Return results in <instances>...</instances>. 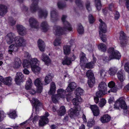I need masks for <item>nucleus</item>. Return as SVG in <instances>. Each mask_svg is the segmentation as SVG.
Returning a JSON list of instances; mask_svg holds the SVG:
<instances>
[{"mask_svg":"<svg viewBox=\"0 0 129 129\" xmlns=\"http://www.w3.org/2000/svg\"><path fill=\"white\" fill-rule=\"evenodd\" d=\"M90 108L94 116H97L99 115V110L98 107L96 105H91L90 106Z\"/></svg>","mask_w":129,"mask_h":129,"instance_id":"nucleus-16","label":"nucleus"},{"mask_svg":"<svg viewBox=\"0 0 129 129\" xmlns=\"http://www.w3.org/2000/svg\"><path fill=\"white\" fill-rule=\"evenodd\" d=\"M119 80L121 82H123L125 79V76L123 73L120 71H119L117 74Z\"/></svg>","mask_w":129,"mask_h":129,"instance_id":"nucleus-32","label":"nucleus"},{"mask_svg":"<svg viewBox=\"0 0 129 129\" xmlns=\"http://www.w3.org/2000/svg\"><path fill=\"white\" fill-rule=\"evenodd\" d=\"M41 59L45 62V64L48 66L50 63L51 60L49 57L43 53L41 57Z\"/></svg>","mask_w":129,"mask_h":129,"instance_id":"nucleus-21","label":"nucleus"},{"mask_svg":"<svg viewBox=\"0 0 129 129\" xmlns=\"http://www.w3.org/2000/svg\"><path fill=\"white\" fill-rule=\"evenodd\" d=\"M53 77L52 74L49 73L45 77L44 81L45 84L44 85H46L49 84L52 80V78Z\"/></svg>","mask_w":129,"mask_h":129,"instance_id":"nucleus-24","label":"nucleus"},{"mask_svg":"<svg viewBox=\"0 0 129 129\" xmlns=\"http://www.w3.org/2000/svg\"><path fill=\"white\" fill-rule=\"evenodd\" d=\"M33 109L35 108L36 110V113L38 111V109L40 106L42 105L41 103L37 99L33 98L31 101Z\"/></svg>","mask_w":129,"mask_h":129,"instance_id":"nucleus-14","label":"nucleus"},{"mask_svg":"<svg viewBox=\"0 0 129 129\" xmlns=\"http://www.w3.org/2000/svg\"><path fill=\"white\" fill-rule=\"evenodd\" d=\"M51 16L52 20H56L58 19V14L56 9H53L51 11Z\"/></svg>","mask_w":129,"mask_h":129,"instance_id":"nucleus-26","label":"nucleus"},{"mask_svg":"<svg viewBox=\"0 0 129 129\" xmlns=\"http://www.w3.org/2000/svg\"><path fill=\"white\" fill-rule=\"evenodd\" d=\"M75 2L76 5L78 6H82L83 2L81 0H75Z\"/></svg>","mask_w":129,"mask_h":129,"instance_id":"nucleus-51","label":"nucleus"},{"mask_svg":"<svg viewBox=\"0 0 129 129\" xmlns=\"http://www.w3.org/2000/svg\"><path fill=\"white\" fill-rule=\"evenodd\" d=\"M80 106L75 107L74 109L71 108L68 112V114L71 118L75 116H78L79 114V111L80 110Z\"/></svg>","mask_w":129,"mask_h":129,"instance_id":"nucleus-8","label":"nucleus"},{"mask_svg":"<svg viewBox=\"0 0 129 129\" xmlns=\"http://www.w3.org/2000/svg\"><path fill=\"white\" fill-rule=\"evenodd\" d=\"M85 54L83 53L82 52L80 55V62H84V60H85L86 57Z\"/></svg>","mask_w":129,"mask_h":129,"instance_id":"nucleus-49","label":"nucleus"},{"mask_svg":"<svg viewBox=\"0 0 129 129\" xmlns=\"http://www.w3.org/2000/svg\"><path fill=\"white\" fill-rule=\"evenodd\" d=\"M21 64L22 62L20 59L17 57H15L14 65V68L16 69L19 68L21 66Z\"/></svg>","mask_w":129,"mask_h":129,"instance_id":"nucleus-22","label":"nucleus"},{"mask_svg":"<svg viewBox=\"0 0 129 129\" xmlns=\"http://www.w3.org/2000/svg\"><path fill=\"white\" fill-rule=\"evenodd\" d=\"M86 75L88 79V85L90 87H92L95 81L94 75L91 70H88L86 73Z\"/></svg>","mask_w":129,"mask_h":129,"instance_id":"nucleus-5","label":"nucleus"},{"mask_svg":"<svg viewBox=\"0 0 129 129\" xmlns=\"http://www.w3.org/2000/svg\"><path fill=\"white\" fill-rule=\"evenodd\" d=\"M57 94L60 97L64 98L65 96L66 91L62 89H59L57 91Z\"/></svg>","mask_w":129,"mask_h":129,"instance_id":"nucleus-29","label":"nucleus"},{"mask_svg":"<svg viewBox=\"0 0 129 129\" xmlns=\"http://www.w3.org/2000/svg\"><path fill=\"white\" fill-rule=\"evenodd\" d=\"M8 12L7 7L4 5H0V16H3Z\"/></svg>","mask_w":129,"mask_h":129,"instance_id":"nucleus-17","label":"nucleus"},{"mask_svg":"<svg viewBox=\"0 0 129 129\" xmlns=\"http://www.w3.org/2000/svg\"><path fill=\"white\" fill-rule=\"evenodd\" d=\"M61 39L60 37L57 38L55 39L54 42V45L55 46L59 45L61 43Z\"/></svg>","mask_w":129,"mask_h":129,"instance_id":"nucleus-45","label":"nucleus"},{"mask_svg":"<svg viewBox=\"0 0 129 129\" xmlns=\"http://www.w3.org/2000/svg\"><path fill=\"white\" fill-rule=\"evenodd\" d=\"M76 83L74 82H72L69 85L66 89L67 92H71L74 90L76 87Z\"/></svg>","mask_w":129,"mask_h":129,"instance_id":"nucleus-20","label":"nucleus"},{"mask_svg":"<svg viewBox=\"0 0 129 129\" xmlns=\"http://www.w3.org/2000/svg\"><path fill=\"white\" fill-rule=\"evenodd\" d=\"M108 86L110 88H112L115 86V83L113 81H111L108 84Z\"/></svg>","mask_w":129,"mask_h":129,"instance_id":"nucleus-59","label":"nucleus"},{"mask_svg":"<svg viewBox=\"0 0 129 129\" xmlns=\"http://www.w3.org/2000/svg\"><path fill=\"white\" fill-rule=\"evenodd\" d=\"M63 50L64 53L66 55L70 54V47L69 46L66 45L63 47Z\"/></svg>","mask_w":129,"mask_h":129,"instance_id":"nucleus-39","label":"nucleus"},{"mask_svg":"<svg viewBox=\"0 0 129 129\" xmlns=\"http://www.w3.org/2000/svg\"><path fill=\"white\" fill-rule=\"evenodd\" d=\"M117 88L115 86L111 88V91L112 92H115L117 90Z\"/></svg>","mask_w":129,"mask_h":129,"instance_id":"nucleus-63","label":"nucleus"},{"mask_svg":"<svg viewBox=\"0 0 129 129\" xmlns=\"http://www.w3.org/2000/svg\"><path fill=\"white\" fill-rule=\"evenodd\" d=\"M85 6L89 12L91 11V8L90 5V2L87 1L85 3Z\"/></svg>","mask_w":129,"mask_h":129,"instance_id":"nucleus-44","label":"nucleus"},{"mask_svg":"<svg viewBox=\"0 0 129 129\" xmlns=\"http://www.w3.org/2000/svg\"><path fill=\"white\" fill-rule=\"evenodd\" d=\"M124 110V112L126 113L127 111V107L123 98H120L117 100L114 105V108L116 109H119V107Z\"/></svg>","mask_w":129,"mask_h":129,"instance_id":"nucleus-4","label":"nucleus"},{"mask_svg":"<svg viewBox=\"0 0 129 129\" xmlns=\"http://www.w3.org/2000/svg\"><path fill=\"white\" fill-rule=\"evenodd\" d=\"M52 101L54 102H56L57 101L56 95H52L51 97Z\"/></svg>","mask_w":129,"mask_h":129,"instance_id":"nucleus-60","label":"nucleus"},{"mask_svg":"<svg viewBox=\"0 0 129 129\" xmlns=\"http://www.w3.org/2000/svg\"><path fill=\"white\" fill-rule=\"evenodd\" d=\"M25 80L24 76L21 73L18 72L17 73L15 78V80L17 84H19Z\"/></svg>","mask_w":129,"mask_h":129,"instance_id":"nucleus-12","label":"nucleus"},{"mask_svg":"<svg viewBox=\"0 0 129 129\" xmlns=\"http://www.w3.org/2000/svg\"><path fill=\"white\" fill-rule=\"evenodd\" d=\"M95 6L97 10L99 11L101 8L100 0H95Z\"/></svg>","mask_w":129,"mask_h":129,"instance_id":"nucleus-38","label":"nucleus"},{"mask_svg":"<svg viewBox=\"0 0 129 129\" xmlns=\"http://www.w3.org/2000/svg\"><path fill=\"white\" fill-rule=\"evenodd\" d=\"M89 20L90 23H93L94 21L93 17L92 15H89Z\"/></svg>","mask_w":129,"mask_h":129,"instance_id":"nucleus-52","label":"nucleus"},{"mask_svg":"<svg viewBox=\"0 0 129 129\" xmlns=\"http://www.w3.org/2000/svg\"><path fill=\"white\" fill-rule=\"evenodd\" d=\"M56 86L55 83L52 82L50 84V90L48 92L49 95H51L54 94L55 92Z\"/></svg>","mask_w":129,"mask_h":129,"instance_id":"nucleus-28","label":"nucleus"},{"mask_svg":"<svg viewBox=\"0 0 129 129\" xmlns=\"http://www.w3.org/2000/svg\"><path fill=\"white\" fill-rule=\"evenodd\" d=\"M106 103V100L103 98H102L99 103V106L101 107H103L105 105Z\"/></svg>","mask_w":129,"mask_h":129,"instance_id":"nucleus-46","label":"nucleus"},{"mask_svg":"<svg viewBox=\"0 0 129 129\" xmlns=\"http://www.w3.org/2000/svg\"><path fill=\"white\" fill-rule=\"evenodd\" d=\"M10 24L11 26L15 25L16 23V21L12 18H10L9 19Z\"/></svg>","mask_w":129,"mask_h":129,"instance_id":"nucleus-54","label":"nucleus"},{"mask_svg":"<svg viewBox=\"0 0 129 129\" xmlns=\"http://www.w3.org/2000/svg\"><path fill=\"white\" fill-rule=\"evenodd\" d=\"M76 98H74L72 100V103L74 105H75V107H76L78 106H79V104L80 102L81 101H79L78 98L76 97Z\"/></svg>","mask_w":129,"mask_h":129,"instance_id":"nucleus-43","label":"nucleus"},{"mask_svg":"<svg viewBox=\"0 0 129 129\" xmlns=\"http://www.w3.org/2000/svg\"><path fill=\"white\" fill-rule=\"evenodd\" d=\"M83 90L80 87L77 88L75 91L76 97L78 98L79 101H81V98L80 96L83 94Z\"/></svg>","mask_w":129,"mask_h":129,"instance_id":"nucleus-18","label":"nucleus"},{"mask_svg":"<svg viewBox=\"0 0 129 129\" xmlns=\"http://www.w3.org/2000/svg\"><path fill=\"white\" fill-rule=\"evenodd\" d=\"M106 73L105 70L103 69L101 70L100 72V74L101 77L103 78L104 80H105V79L104 78V77L106 76Z\"/></svg>","mask_w":129,"mask_h":129,"instance_id":"nucleus-47","label":"nucleus"},{"mask_svg":"<svg viewBox=\"0 0 129 129\" xmlns=\"http://www.w3.org/2000/svg\"><path fill=\"white\" fill-rule=\"evenodd\" d=\"M99 21L100 22H101V23L100 24V26L99 27L100 29V27L101 26H102L103 27H104L103 25H104V24L105 25L106 27V28H107L106 25L105 23L104 22H103L102 20L101 19H100L99 20Z\"/></svg>","mask_w":129,"mask_h":129,"instance_id":"nucleus-62","label":"nucleus"},{"mask_svg":"<svg viewBox=\"0 0 129 129\" xmlns=\"http://www.w3.org/2000/svg\"><path fill=\"white\" fill-rule=\"evenodd\" d=\"M38 45L40 51L43 52L44 51L45 45L44 42L41 40L39 39L38 42Z\"/></svg>","mask_w":129,"mask_h":129,"instance_id":"nucleus-23","label":"nucleus"},{"mask_svg":"<svg viewBox=\"0 0 129 129\" xmlns=\"http://www.w3.org/2000/svg\"><path fill=\"white\" fill-rule=\"evenodd\" d=\"M111 57L110 54V55H109V57H108L107 56H104L103 58V60L104 61H109L111 60H109L110 58H111Z\"/></svg>","mask_w":129,"mask_h":129,"instance_id":"nucleus-53","label":"nucleus"},{"mask_svg":"<svg viewBox=\"0 0 129 129\" xmlns=\"http://www.w3.org/2000/svg\"><path fill=\"white\" fill-rule=\"evenodd\" d=\"M95 124L94 121L92 120L91 121H88L87 123V126L89 127H91L94 125Z\"/></svg>","mask_w":129,"mask_h":129,"instance_id":"nucleus-56","label":"nucleus"},{"mask_svg":"<svg viewBox=\"0 0 129 129\" xmlns=\"http://www.w3.org/2000/svg\"><path fill=\"white\" fill-rule=\"evenodd\" d=\"M108 52L110 54L111 57L109 60L113 58L119 59L121 56L120 53L117 51L114 50L113 48H110L108 50Z\"/></svg>","mask_w":129,"mask_h":129,"instance_id":"nucleus-7","label":"nucleus"},{"mask_svg":"<svg viewBox=\"0 0 129 129\" xmlns=\"http://www.w3.org/2000/svg\"><path fill=\"white\" fill-rule=\"evenodd\" d=\"M67 17L66 15H63L61 17L62 22L63 24V27L57 25H55L54 26L55 31L54 32L55 35L59 36L60 35L65 34L68 31L72 30V29L70 24L66 20Z\"/></svg>","mask_w":129,"mask_h":129,"instance_id":"nucleus-2","label":"nucleus"},{"mask_svg":"<svg viewBox=\"0 0 129 129\" xmlns=\"http://www.w3.org/2000/svg\"><path fill=\"white\" fill-rule=\"evenodd\" d=\"M12 79L10 77L3 78V82L5 84L9 85L11 84Z\"/></svg>","mask_w":129,"mask_h":129,"instance_id":"nucleus-33","label":"nucleus"},{"mask_svg":"<svg viewBox=\"0 0 129 129\" xmlns=\"http://www.w3.org/2000/svg\"><path fill=\"white\" fill-rule=\"evenodd\" d=\"M34 84L37 87V92L39 93H41L43 87L41 79L40 78H37L34 81Z\"/></svg>","mask_w":129,"mask_h":129,"instance_id":"nucleus-13","label":"nucleus"},{"mask_svg":"<svg viewBox=\"0 0 129 129\" xmlns=\"http://www.w3.org/2000/svg\"><path fill=\"white\" fill-rule=\"evenodd\" d=\"M39 0H32V3L31 4L30 10L32 13L36 12L38 10V15L39 17L42 18L43 17L46 18L47 16L48 13L46 9L39 8L38 3Z\"/></svg>","mask_w":129,"mask_h":129,"instance_id":"nucleus-3","label":"nucleus"},{"mask_svg":"<svg viewBox=\"0 0 129 129\" xmlns=\"http://www.w3.org/2000/svg\"><path fill=\"white\" fill-rule=\"evenodd\" d=\"M67 98L66 99L67 101H69L71 99V98H72V96L71 95V94L70 93H68L67 94Z\"/></svg>","mask_w":129,"mask_h":129,"instance_id":"nucleus-61","label":"nucleus"},{"mask_svg":"<svg viewBox=\"0 0 129 129\" xmlns=\"http://www.w3.org/2000/svg\"><path fill=\"white\" fill-rule=\"evenodd\" d=\"M66 112L65 107L64 106H61L60 108V110L58 112V114L60 116H62L65 114Z\"/></svg>","mask_w":129,"mask_h":129,"instance_id":"nucleus-37","label":"nucleus"},{"mask_svg":"<svg viewBox=\"0 0 129 129\" xmlns=\"http://www.w3.org/2000/svg\"><path fill=\"white\" fill-rule=\"evenodd\" d=\"M33 83L31 80L30 79H28L26 82L25 85V88L26 90L29 89L31 88Z\"/></svg>","mask_w":129,"mask_h":129,"instance_id":"nucleus-34","label":"nucleus"},{"mask_svg":"<svg viewBox=\"0 0 129 129\" xmlns=\"http://www.w3.org/2000/svg\"><path fill=\"white\" fill-rule=\"evenodd\" d=\"M9 115L10 117L12 118H15L17 116L16 112L15 111H13L11 112Z\"/></svg>","mask_w":129,"mask_h":129,"instance_id":"nucleus-50","label":"nucleus"},{"mask_svg":"<svg viewBox=\"0 0 129 129\" xmlns=\"http://www.w3.org/2000/svg\"><path fill=\"white\" fill-rule=\"evenodd\" d=\"M58 8L60 9H62L66 6V4L65 2L63 1H59L57 4Z\"/></svg>","mask_w":129,"mask_h":129,"instance_id":"nucleus-35","label":"nucleus"},{"mask_svg":"<svg viewBox=\"0 0 129 129\" xmlns=\"http://www.w3.org/2000/svg\"><path fill=\"white\" fill-rule=\"evenodd\" d=\"M24 57L26 58H28L30 57V55L27 52H24Z\"/></svg>","mask_w":129,"mask_h":129,"instance_id":"nucleus-64","label":"nucleus"},{"mask_svg":"<svg viewBox=\"0 0 129 129\" xmlns=\"http://www.w3.org/2000/svg\"><path fill=\"white\" fill-rule=\"evenodd\" d=\"M5 116L4 112L3 111H0V122L2 121L3 118Z\"/></svg>","mask_w":129,"mask_h":129,"instance_id":"nucleus-55","label":"nucleus"},{"mask_svg":"<svg viewBox=\"0 0 129 129\" xmlns=\"http://www.w3.org/2000/svg\"><path fill=\"white\" fill-rule=\"evenodd\" d=\"M98 48L100 50L103 52H105L106 50V46L103 43H101L99 45Z\"/></svg>","mask_w":129,"mask_h":129,"instance_id":"nucleus-40","label":"nucleus"},{"mask_svg":"<svg viewBox=\"0 0 129 129\" xmlns=\"http://www.w3.org/2000/svg\"><path fill=\"white\" fill-rule=\"evenodd\" d=\"M17 31L19 35L21 36H24L26 34V28L23 26L17 25Z\"/></svg>","mask_w":129,"mask_h":129,"instance_id":"nucleus-15","label":"nucleus"},{"mask_svg":"<svg viewBox=\"0 0 129 129\" xmlns=\"http://www.w3.org/2000/svg\"><path fill=\"white\" fill-rule=\"evenodd\" d=\"M41 29L44 32H46L48 29V25L47 22H43L41 24Z\"/></svg>","mask_w":129,"mask_h":129,"instance_id":"nucleus-27","label":"nucleus"},{"mask_svg":"<svg viewBox=\"0 0 129 129\" xmlns=\"http://www.w3.org/2000/svg\"><path fill=\"white\" fill-rule=\"evenodd\" d=\"M77 30L79 34H82L84 32L83 27L80 23H79L78 24Z\"/></svg>","mask_w":129,"mask_h":129,"instance_id":"nucleus-36","label":"nucleus"},{"mask_svg":"<svg viewBox=\"0 0 129 129\" xmlns=\"http://www.w3.org/2000/svg\"><path fill=\"white\" fill-rule=\"evenodd\" d=\"M6 39L7 43L10 44L12 43L14 40L15 43L12 44L9 47V53L12 54L13 52L18 51L19 47L24 46L25 45L26 41L23 37L18 36L15 37L14 40V34L10 33L8 34L6 36Z\"/></svg>","mask_w":129,"mask_h":129,"instance_id":"nucleus-1","label":"nucleus"},{"mask_svg":"<svg viewBox=\"0 0 129 129\" xmlns=\"http://www.w3.org/2000/svg\"><path fill=\"white\" fill-rule=\"evenodd\" d=\"M62 63L63 65H70L71 61L70 57L66 56L62 60Z\"/></svg>","mask_w":129,"mask_h":129,"instance_id":"nucleus-30","label":"nucleus"},{"mask_svg":"<svg viewBox=\"0 0 129 129\" xmlns=\"http://www.w3.org/2000/svg\"><path fill=\"white\" fill-rule=\"evenodd\" d=\"M94 65V63L93 62H90L86 63L85 67L88 68H92Z\"/></svg>","mask_w":129,"mask_h":129,"instance_id":"nucleus-48","label":"nucleus"},{"mask_svg":"<svg viewBox=\"0 0 129 129\" xmlns=\"http://www.w3.org/2000/svg\"><path fill=\"white\" fill-rule=\"evenodd\" d=\"M45 115V116H41V119L39 121V124L40 126H43L48 122V119L47 117L49 116L48 113L46 112Z\"/></svg>","mask_w":129,"mask_h":129,"instance_id":"nucleus-10","label":"nucleus"},{"mask_svg":"<svg viewBox=\"0 0 129 129\" xmlns=\"http://www.w3.org/2000/svg\"><path fill=\"white\" fill-rule=\"evenodd\" d=\"M104 24V27L101 26H100V30L99 31V34L101 40L103 42H105L107 40L106 37V35L103 34V33H106L107 30L105 25Z\"/></svg>","mask_w":129,"mask_h":129,"instance_id":"nucleus-9","label":"nucleus"},{"mask_svg":"<svg viewBox=\"0 0 129 129\" xmlns=\"http://www.w3.org/2000/svg\"><path fill=\"white\" fill-rule=\"evenodd\" d=\"M30 26L32 28L38 29L39 27V24L37 20L34 18H31L29 20Z\"/></svg>","mask_w":129,"mask_h":129,"instance_id":"nucleus-11","label":"nucleus"},{"mask_svg":"<svg viewBox=\"0 0 129 129\" xmlns=\"http://www.w3.org/2000/svg\"><path fill=\"white\" fill-rule=\"evenodd\" d=\"M111 119V117L108 114H105L102 117L100 120L102 123H106L108 122Z\"/></svg>","mask_w":129,"mask_h":129,"instance_id":"nucleus-25","label":"nucleus"},{"mask_svg":"<svg viewBox=\"0 0 129 129\" xmlns=\"http://www.w3.org/2000/svg\"><path fill=\"white\" fill-rule=\"evenodd\" d=\"M23 67L25 68L30 66V61L27 60H24L22 64Z\"/></svg>","mask_w":129,"mask_h":129,"instance_id":"nucleus-41","label":"nucleus"},{"mask_svg":"<svg viewBox=\"0 0 129 129\" xmlns=\"http://www.w3.org/2000/svg\"><path fill=\"white\" fill-rule=\"evenodd\" d=\"M117 71V69L116 67H112L109 69L108 73L110 76H112L115 75Z\"/></svg>","mask_w":129,"mask_h":129,"instance_id":"nucleus-31","label":"nucleus"},{"mask_svg":"<svg viewBox=\"0 0 129 129\" xmlns=\"http://www.w3.org/2000/svg\"><path fill=\"white\" fill-rule=\"evenodd\" d=\"M107 93V92H106L99 90V91H97L96 93V96L97 97L100 98L103 96L105 94Z\"/></svg>","mask_w":129,"mask_h":129,"instance_id":"nucleus-42","label":"nucleus"},{"mask_svg":"<svg viewBox=\"0 0 129 129\" xmlns=\"http://www.w3.org/2000/svg\"><path fill=\"white\" fill-rule=\"evenodd\" d=\"M107 85L106 83L104 82H102L100 83L98 86L99 90L107 92Z\"/></svg>","mask_w":129,"mask_h":129,"instance_id":"nucleus-19","label":"nucleus"},{"mask_svg":"<svg viewBox=\"0 0 129 129\" xmlns=\"http://www.w3.org/2000/svg\"><path fill=\"white\" fill-rule=\"evenodd\" d=\"M30 66L32 71L35 73L39 72L41 68L39 66V63L36 58H33L30 60Z\"/></svg>","mask_w":129,"mask_h":129,"instance_id":"nucleus-6","label":"nucleus"},{"mask_svg":"<svg viewBox=\"0 0 129 129\" xmlns=\"http://www.w3.org/2000/svg\"><path fill=\"white\" fill-rule=\"evenodd\" d=\"M120 36L121 37L122 39H125L126 38V36L124 33L122 31L120 32Z\"/></svg>","mask_w":129,"mask_h":129,"instance_id":"nucleus-58","label":"nucleus"},{"mask_svg":"<svg viewBox=\"0 0 129 129\" xmlns=\"http://www.w3.org/2000/svg\"><path fill=\"white\" fill-rule=\"evenodd\" d=\"M120 14L118 11L115 12L114 13V19L115 20L118 19L120 17Z\"/></svg>","mask_w":129,"mask_h":129,"instance_id":"nucleus-57","label":"nucleus"}]
</instances>
